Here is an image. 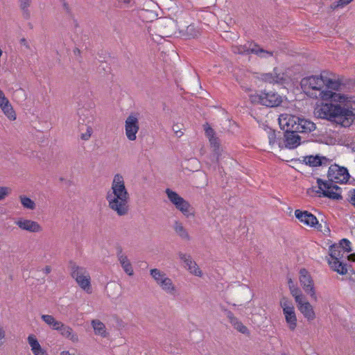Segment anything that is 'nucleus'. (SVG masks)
Masks as SVG:
<instances>
[{
	"label": "nucleus",
	"instance_id": "423d86ee",
	"mask_svg": "<svg viewBox=\"0 0 355 355\" xmlns=\"http://www.w3.org/2000/svg\"><path fill=\"white\" fill-rule=\"evenodd\" d=\"M318 189L315 192L318 196L327 197L332 200L342 199L341 189L337 185L321 179L317 180Z\"/></svg>",
	"mask_w": 355,
	"mask_h": 355
},
{
	"label": "nucleus",
	"instance_id": "a878e982",
	"mask_svg": "<svg viewBox=\"0 0 355 355\" xmlns=\"http://www.w3.org/2000/svg\"><path fill=\"white\" fill-rule=\"evenodd\" d=\"M282 133L280 132H276L275 130L270 129L268 131V137L269 144L272 147L278 146L279 148H283V144L281 139Z\"/></svg>",
	"mask_w": 355,
	"mask_h": 355
},
{
	"label": "nucleus",
	"instance_id": "37998d69",
	"mask_svg": "<svg viewBox=\"0 0 355 355\" xmlns=\"http://www.w3.org/2000/svg\"><path fill=\"white\" fill-rule=\"evenodd\" d=\"M349 202L355 207V189L350 190L348 193Z\"/></svg>",
	"mask_w": 355,
	"mask_h": 355
},
{
	"label": "nucleus",
	"instance_id": "e433bc0d",
	"mask_svg": "<svg viewBox=\"0 0 355 355\" xmlns=\"http://www.w3.org/2000/svg\"><path fill=\"white\" fill-rule=\"evenodd\" d=\"M290 289L291 293L295 298L297 304L298 303H300V302H302L304 299H306L304 295L302 294V291L300 289L291 286H290Z\"/></svg>",
	"mask_w": 355,
	"mask_h": 355
},
{
	"label": "nucleus",
	"instance_id": "ea45409f",
	"mask_svg": "<svg viewBox=\"0 0 355 355\" xmlns=\"http://www.w3.org/2000/svg\"><path fill=\"white\" fill-rule=\"evenodd\" d=\"M11 191V189L7 187H0V200L4 199Z\"/></svg>",
	"mask_w": 355,
	"mask_h": 355
},
{
	"label": "nucleus",
	"instance_id": "79ce46f5",
	"mask_svg": "<svg viewBox=\"0 0 355 355\" xmlns=\"http://www.w3.org/2000/svg\"><path fill=\"white\" fill-rule=\"evenodd\" d=\"M350 244V241L346 239H343L340 243V245H342L343 250L348 252L352 251Z\"/></svg>",
	"mask_w": 355,
	"mask_h": 355
},
{
	"label": "nucleus",
	"instance_id": "4468645a",
	"mask_svg": "<svg viewBox=\"0 0 355 355\" xmlns=\"http://www.w3.org/2000/svg\"><path fill=\"white\" fill-rule=\"evenodd\" d=\"M15 224L21 230L26 231L30 233H39L42 231V227L37 221L23 217L15 220Z\"/></svg>",
	"mask_w": 355,
	"mask_h": 355
},
{
	"label": "nucleus",
	"instance_id": "7c9ffc66",
	"mask_svg": "<svg viewBox=\"0 0 355 355\" xmlns=\"http://www.w3.org/2000/svg\"><path fill=\"white\" fill-rule=\"evenodd\" d=\"M329 258L327 259H340L343 256L340 246L336 244L331 245L329 250Z\"/></svg>",
	"mask_w": 355,
	"mask_h": 355
},
{
	"label": "nucleus",
	"instance_id": "8fccbe9b",
	"mask_svg": "<svg viewBox=\"0 0 355 355\" xmlns=\"http://www.w3.org/2000/svg\"><path fill=\"white\" fill-rule=\"evenodd\" d=\"M20 44L21 45H24L26 49H29V47H30L28 42L26 41V40L25 38H22L20 40Z\"/></svg>",
	"mask_w": 355,
	"mask_h": 355
},
{
	"label": "nucleus",
	"instance_id": "7ed1b4c3",
	"mask_svg": "<svg viewBox=\"0 0 355 355\" xmlns=\"http://www.w3.org/2000/svg\"><path fill=\"white\" fill-rule=\"evenodd\" d=\"M150 275L157 285L166 294L176 296L178 290L173 280L163 271L157 268L150 270Z\"/></svg>",
	"mask_w": 355,
	"mask_h": 355
},
{
	"label": "nucleus",
	"instance_id": "4c0bfd02",
	"mask_svg": "<svg viewBox=\"0 0 355 355\" xmlns=\"http://www.w3.org/2000/svg\"><path fill=\"white\" fill-rule=\"evenodd\" d=\"M354 0H338L331 5L332 10L343 8L352 3Z\"/></svg>",
	"mask_w": 355,
	"mask_h": 355
},
{
	"label": "nucleus",
	"instance_id": "412c9836",
	"mask_svg": "<svg viewBox=\"0 0 355 355\" xmlns=\"http://www.w3.org/2000/svg\"><path fill=\"white\" fill-rule=\"evenodd\" d=\"M173 230L175 234L182 240L189 241L191 240V236L188 230L184 226L183 223L179 220H175L173 223Z\"/></svg>",
	"mask_w": 355,
	"mask_h": 355
},
{
	"label": "nucleus",
	"instance_id": "f257e3e1",
	"mask_svg": "<svg viewBox=\"0 0 355 355\" xmlns=\"http://www.w3.org/2000/svg\"><path fill=\"white\" fill-rule=\"evenodd\" d=\"M301 85L308 96L324 101H331L317 105L314 114L318 118L334 121L343 127H349L353 123L355 119V98L336 92L345 86L340 77L324 71L320 75L303 78Z\"/></svg>",
	"mask_w": 355,
	"mask_h": 355
},
{
	"label": "nucleus",
	"instance_id": "aec40b11",
	"mask_svg": "<svg viewBox=\"0 0 355 355\" xmlns=\"http://www.w3.org/2000/svg\"><path fill=\"white\" fill-rule=\"evenodd\" d=\"M262 79L269 83H282L284 80V74L279 73L277 69H274L272 73L262 75Z\"/></svg>",
	"mask_w": 355,
	"mask_h": 355
},
{
	"label": "nucleus",
	"instance_id": "f704fd0d",
	"mask_svg": "<svg viewBox=\"0 0 355 355\" xmlns=\"http://www.w3.org/2000/svg\"><path fill=\"white\" fill-rule=\"evenodd\" d=\"M19 3V7L23 12V15L26 19H28L30 17V12L29 7L31 5L32 0H18Z\"/></svg>",
	"mask_w": 355,
	"mask_h": 355
},
{
	"label": "nucleus",
	"instance_id": "6ab92c4d",
	"mask_svg": "<svg viewBox=\"0 0 355 355\" xmlns=\"http://www.w3.org/2000/svg\"><path fill=\"white\" fill-rule=\"evenodd\" d=\"M79 115L80 123L86 124H91L94 121V106L90 105V108L87 110L85 108H80L78 111Z\"/></svg>",
	"mask_w": 355,
	"mask_h": 355
},
{
	"label": "nucleus",
	"instance_id": "9d476101",
	"mask_svg": "<svg viewBox=\"0 0 355 355\" xmlns=\"http://www.w3.org/2000/svg\"><path fill=\"white\" fill-rule=\"evenodd\" d=\"M280 306L289 329L293 331L297 327V317L293 302L286 297H282L280 300Z\"/></svg>",
	"mask_w": 355,
	"mask_h": 355
},
{
	"label": "nucleus",
	"instance_id": "49530a36",
	"mask_svg": "<svg viewBox=\"0 0 355 355\" xmlns=\"http://www.w3.org/2000/svg\"><path fill=\"white\" fill-rule=\"evenodd\" d=\"M206 135L209 138L214 137V131L210 127H207L205 128Z\"/></svg>",
	"mask_w": 355,
	"mask_h": 355
},
{
	"label": "nucleus",
	"instance_id": "2eb2a0df",
	"mask_svg": "<svg viewBox=\"0 0 355 355\" xmlns=\"http://www.w3.org/2000/svg\"><path fill=\"white\" fill-rule=\"evenodd\" d=\"M296 132L291 131L284 134L283 147L293 149L300 144V137Z\"/></svg>",
	"mask_w": 355,
	"mask_h": 355
},
{
	"label": "nucleus",
	"instance_id": "cd10ccee",
	"mask_svg": "<svg viewBox=\"0 0 355 355\" xmlns=\"http://www.w3.org/2000/svg\"><path fill=\"white\" fill-rule=\"evenodd\" d=\"M91 324L96 335L103 338H105L108 336L105 325L99 320H92Z\"/></svg>",
	"mask_w": 355,
	"mask_h": 355
},
{
	"label": "nucleus",
	"instance_id": "f03ea898",
	"mask_svg": "<svg viewBox=\"0 0 355 355\" xmlns=\"http://www.w3.org/2000/svg\"><path fill=\"white\" fill-rule=\"evenodd\" d=\"M105 199L108 208L119 217L128 215L130 194L125 187L124 178L116 173L114 175L110 189L106 193Z\"/></svg>",
	"mask_w": 355,
	"mask_h": 355
},
{
	"label": "nucleus",
	"instance_id": "72a5a7b5",
	"mask_svg": "<svg viewBox=\"0 0 355 355\" xmlns=\"http://www.w3.org/2000/svg\"><path fill=\"white\" fill-rule=\"evenodd\" d=\"M252 43L245 44L243 46H234L232 47L234 53L238 54H249L251 53V49H253Z\"/></svg>",
	"mask_w": 355,
	"mask_h": 355
},
{
	"label": "nucleus",
	"instance_id": "9b49d317",
	"mask_svg": "<svg viewBox=\"0 0 355 355\" xmlns=\"http://www.w3.org/2000/svg\"><path fill=\"white\" fill-rule=\"evenodd\" d=\"M327 176L331 182L340 184L347 183L350 177L347 168L337 164L329 168Z\"/></svg>",
	"mask_w": 355,
	"mask_h": 355
},
{
	"label": "nucleus",
	"instance_id": "b1692460",
	"mask_svg": "<svg viewBox=\"0 0 355 355\" xmlns=\"http://www.w3.org/2000/svg\"><path fill=\"white\" fill-rule=\"evenodd\" d=\"M0 108L10 121H15L17 119L16 112L8 99L0 104Z\"/></svg>",
	"mask_w": 355,
	"mask_h": 355
},
{
	"label": "nucleus",
	"instance_id": "f8f14e48",
	"mask_svg": "<svg viewBox=\"0 0 355 355\" xmlns=\"http://www.w3.org/2000/svg\"><path fill=\"white\" fill-rule=\"evenodd\" d=\"M299 280L305 293L315 300H317L313 280L310 273L304 268L300 270Z\"/></svg>",
	"mask_w": 355,
	"mask_h": 355
},
{
	"label": "nucleus",
	"instance_id": "2f4dec72",
	"mask_svg": "<svg viewBox=\"0 0 355 355\" xmlns=\"http://www.w3.org/2000/svg\"><path fill=\"white\" fill-rule=\"evenodd\" d=\"M251 53L256 54L261 58H267L273 55L272 51L264 50L256 44H253V49H251Z\"/></svg>",
	"mask_w": 355,
	"mask_h": 355
},
{
	"label": "nucleus",
	"instance_id": "a18cd8bd",
	"mask_svg": "<svg viewBox=\"0 0 355 355\" xmlns=\"http://www.w3.org/2000/svg\"><path fill=\"white\" fill-rule=\"evenodd\" d=\"M209 139V142L211 144V145L215 148H218V146H219V143H218V139L215 137H212L211 138Z\"/></svg>",
	"mask_w": 355,
	"mask_h": 355
},
{
	"label": "nucleus",
	"instance_id": "3c124183",
	"mask_svg": "<svg viewBox=\"0 0 355 355\" xmlns=\"http://www.w3.org/2000/svg\"><path fill=\"white\" fill-rule=\"evenodd\" d=\"M5 337V331L3 328L0 325V340L3 339Z\"/></svg>",
	"mask_w": 355,
	"mask_h": 355
},
{
	"label": "nucleus",
	"instance_id": "c85d7f7f",
	"mask_svg": "<svg viewBox=\"0 0 355 355\" xmlns=\"http://www.w3.org/2000/svg\"><path fill=\"white\" fill-rule=\"evenodd\" d=\"M327 159L324 157H320L318 155L313 156H306L304 157L303 162L310 166H318L322 164L323 161H326Z\"/></svg>",
	"mask_w": 355,
	"mask_h": 355
},
{
	"label": "nucleus",
	"instance_id": "0eeeda50",
	"mask_svg": "<svg viewBox=\"0 0 355 355\" xmlns=\"http://www.w3.org/2000/svg\"><path fill=\"white\" fill-rule=\"evenodd\" d=\"M71 277L75 279L78 286L87 293L92 291L91 277L86 268L74 265L71 268Z\"/></svg>",
	"mask_w": 355,
	"mask_h": 355
},
{
	"label": "nucleus",
	"instance_id": "a211bd4d",
	"mask_svg": "<svg viewBox=\"0 0 355 355\" xmlns=\"http://www.w3.org/2000/svg\"><path fill=\"white\" fill-rule=\"evenodd\" d=\"M62 336L69 339L72 343H78L79 341L78 336L73 331L71 327L61 322L59 328L57 329Z\"/></svg>",
	"mask_w": 355,
	"mask_h": 355
},
{
	"label": "nucleus",
	"instance_id": "ddd939ff",
	"mask_svg": "<svg viewBox=\"0 0 355 355\" xmlns=\"http://www.w3.org/2000/svg\"><path fill=\"white\" fill-rule=\"evenodd\" d=\"M278 120L281 128L286 132H297L299 117L291 114H282Z\"/></svg>",
	"mask_w": 355,
	"mask_h": 355
},
{
	"label": "nucleus",
	"instance_id": "dca6fc26",
	"mask_svg": "<svg viewBox=\"0 0 355 355\" xmlns=\"http://www.w3.org/2000/svg\"><path fill=\"white\" fill-rule=\"evenodd\" d=\"M297 306L298 310L307 320L311 321L315 318V313L313 307L306 299L300 302V303H298Z\"/></svg>",
	"mask_w": 355,
	"mask_h": 355
},
{
	"label": "nucleus",
	"instance_id": "09e8293b",
	"mask_svg": "<svg viewBox=\"0 0 355 355\" xmlns=\"http://www.w3.org/2000/svg\"><path fill=\"white\" fill-rule=\"evenodd\" d=\"M42 272L46 274V275H48L51 272V267L49 266H46L43 269H42Z\"/></svg>",
	"mask_w": 355,
	"mask_h": 355
},
{
	"label": "nucleus",
	"instance_id": "58836bf2",
	"mask_svg": "<svg viewBox=\"0 0 355 355\" xmlns=\"http://www.w3.org/2000/svg\"><path fill=\"white\" fill-rule=\"evenodd\" d=\"M187 270L195 276H202V272L196 262L191 265L190 267L187 268Z\"/></svg>",
	"mask_w": 355,
	"mask_h": 355
},
{
	"label": "nucleus",
	"instance_id": "c03bdc74",
	"mask_svg": "<svg viewBox=\"0 0 355 355\" xmlns=\"http://www.w3.org/2000/svg\"><path fill=\"white\" fill-rule=\"evenodd\" d=\"M178 255L179 259L181 261H182L184 263L187 262L188 261V259H189V257H191V255L186 254V253H183L182 252H179Z\"/></svg>",
	"mask_w": 355,
	"mask_h": 355
},
{
	"label": "nucleus",
	"instance_id": "39448f33",
	"mask_svg": "<svg viewBox=\"0 0 355 355\" xmlns=\"http://www.w3.org/2000/svg\"><path fill=\"white\" fill-rule=\"evenodd\" d=\"M250 99L253 103H259L267 107H277L282 103V97L275 92H261L251 94Z\"/></svg>",
	"mask_w": 355,
	"mask_h": 355
},
{
	"label": "nucleus",
	"instance_id": "1a4fd4ad",
	"mask_svg": "<svg viewBox=\"0 0 355 355\" xmlns=\"http://www.w3.org/2000/svg\"><path fill=\"white\" fill-rule=\"evenodd\" d=\"M295 216L299 220L300 223L306 226L313 227L320 232H324V233L325 232H330L327 227V230H323L322 224L319 223L317 218L313 214L307 211L296 209L295 211Z\"/></svg>",
	"mask_w": 355,
	"mask_h": 355
},
{
	"label": "nucleus",
	"instance_id": "c756f323",
	"mask_svg": "<svg viewBox=\"0 0 355 355\" xmlns=\"http://www.w3.org/2000/svg\"><path fill=\"white\" fill-rule=\"evenodd\" d=\"M42 320L49 325L52 329L56 330L59 328V326L62 322L57 320L53 315L43 314L41 315Z\"/></svg>",
	"mask_w": 355,
	"mask_h": 355
},
{
	"label": "nucleus",
	"instance_id": "a19ab883",
	"mask_svg": "<svg viewBox=\"0 0 355 355\" xmlns=\"http://www.w3.org/2000/svg\"><path fill=\"white\" fill-rule=\"evenodd\" d=\"M182 125H180V124H174L173 125V131L174 132L175 135H176V137H180L183 135L184 132H182Z\"/></svg>",
	"mask_w": 355,
	"mask_h": 355
},
{
	"label": "nucleus",
	"instance_id": "de8ad7c7",
	"mask_svg": "<svg viewBox=\"0 0 355 355\" xmlns=\"http://www.w3.org/2000/svg\"><path fill=\"white\" fill-rule=\"evenodd\" d=\"M193 263H195V261L192 259L191 257H189V259H188V261L187 262L184 263L185 264V267L187 268H188L189 267H190L191 265H192Z\"/></svg>",
	"mask_w": 355,
	"mask_h": 355
},
{
	"label": "nucleus",
	"instance_id": "f3484780",
	"mask_svg": "<svg viewBox=\"0 0 355 355\" xmlns=\"http://www.w3.org/2000/svg\"><path fill=\"white\" fill-rule=\"evenodd\" d=\"M118 261H119L124 272L129 276L134 275V270L128 256L123 252L122 249H119L116 253Z\"/></svg>",
	"mask_w": 355,
	"mask_h": 355
},
{
	"label": "nucleus",
	"instance_id": "bb28decb",
	"mask_svg": "<svg viewBox=\"0 0 355 355\" xmlns=\"http://www.w3.org/2000/svg\"><path fill=\"white\" fill-rule=\"evenodd\" d=\"M330 268L340 275L347 273V265L340 261V259L330 260L327 259Z\"/></svg>",
	"mask_w": 355,
	"mask_h": 355
},
{
	"label": "nucleus",
	"instance_id": "4be33fe9",
	"mask_svg": "<svg viewBox=\"0 0 355 355\" xmlns=\"http://www.w3.org/2000/svg\"><path fill=\"white\" fill-rule=\"evenodd\" d=\"M28 342L34 355H48L46 351L42 348L35 336H28Z\"/></svg>",
	"mask_w": 355,
	"mask_h": 355
},
{
	"label": "nucleus",
	"instance_id": "20e7f679",
	"mask_svg": "<svg viewBox=\"0 0 355 355\" xmlns=\"http://www.w3.org/2000/svg\"><path fill=\"white\" fill-rule=\"evenodd\" d=\"M165 192L169 201L184 216L189 218L194 216V209L187 200L170 189H166Z\"/></svg>",
	"mask_w": 355,
	"mask_h": 355
},
{
	"label": "nucleus",
	"instance_id": "603ef678",
	"mask_svg": "<svg viewBox=\"0 0 355 355\" xmlns=\"http://www.w3.org/2000/svg\"><path fill=\"white\" fill-rule=\"evenodd\" d=\"M348 259L352 261H355V254H351L348 256Z\"/></svg>",
	"mask_w": 355,
	"mask_h": 355
},
{
	"label": "nucleus",
	"instance_id": "473e14b6",
	"mask_svg": "<svg viewBox=\"0 0 355 355\" xmlns=\"http://www.w3.org/2000/svg\"><path fill=\"white\" fill-rule=\"evenodd\" d=\"M20 202L24 209L34 210L36 207L35 202L30 198L24 195H21L19 197Z\"/></svg>",
	"mask_w": 355,
	"mask_h": 355
},
{
	"label": "nucleus",
	"instance_id": "6e6552de",
	"mask_svg": "<svg viewBox=\"0 0 355 355\" xmlns=\"http://www.w3.org/2000/svg\"><path fill=\"white\" fill-rule=\"evenodd\" d=\"M139 128V114L131 112L124 121L125 135L127 139L130 141H135L137 139Z\"/></svg>",
	"mask_w": 355,
	"mask_h": 355
},
{
	"label": "nucleus",
	"instance_id": "5701e85b",
	"mask_svg": "<svg viewBox=\"0 0 355 355\" xmlns=\"http://www.w3.org/2000/svg\"><path fill=\"white\" fill-rule=\"evenodd\" d=\"M226 315L229 319L230 323L233 325L234 329H236L238 331L247 334L249 333L248 328L241 322L239 321L231 311H227Z\"/></svg>",
	"mask_w": 355,
	"mask_h": 355
},
{
	"label": "nucleus",
	"instance_id": "c9c22d12",
	"mask_svg": "<svg viewBox=\"0 0 355 355\" xmlns=\"http://www.w3.org/2000/svg\"><path fill=\"white\" fill-rule=\"evenodd\" d=\"M79 130L81 132L80 137L83 141H88L94 132L91 124H86V130L85 132H82L83 131V128L81 126L79 127Z\"/></svg>",
	"mask_w": 355,
	"mask_h": 355
},
{
	"label": "nucleus",
	"instance_id": "393cba45",
	"mask_svg": "<svg viewBox=\"0 0 355 355\" xmlns=\"http://www.w3.org/2000/svg\"><path fill=\"white\" fill-rule=\"evenodd\" d=\"M297 125V132H311L315 129V125L313 122L300 117Z\"/></svg>",
	"mask_w": 355,
	"mask_h": 355
}]
</instances>
